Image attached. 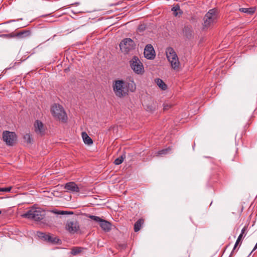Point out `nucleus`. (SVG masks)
I'll return each instance as SVG.
<instances>
[{
    "label": "nucleus",
    "mask_w": 257,
    "mask_h": 257,
    "mask_svg": "<svg viewBox=\"0 0 257 257\" xmlns=\"http://www.w3.org/2000/svg\"><path fill=\"white\" fill-rule=\"evenodd\" d=\"M144 219H139L134 225V230L135 232L139 231L141 228L142 225L144 223Z\"/></svg>",
    "instance_id": "6ab92c4d"
},
{
    "label": "nucleus",
    "mask_w": 257,
    "mask_h": 257,
    "mask_svg": "<svg viewBox=\"0 0 257 257\" xmlns=\"http://www.w3.org/2000/svg\"><path fill=\"white\" fill-rule=\"evenodd\" d=\"M51 111L52 115L56 119L63 122L67 120V116L63 107L60 104H54L52 105Z\"/></svg>",
    "instance_id": "7ed1b4c3"
},
{
    "label": "nucleus",
    "mask_w": 257,
    "mask_h": 257,
    "mask_svg": "<svg viewBox=\"0 0 257 257\" xmlns=\"http://www.w3.org/2000/svg\"><path fill=\"white\" fill-rule=\"evenodd\" d=\"M256 248H257V242L256 243V244H255V246H254V247L253 249H252V250L251 251V252H250V254H249V255H250V254H251V253H252L254 250H255Z\"/></svg>",
    "instance_id": "2f4dec72"
},
{
    "label": "nucleus",
    "mask_w": 257,
    "mask_h": 257,
    "mask_svg": "<svg viewBox=\"0 0 257 257\" xmlns=\"http://www.w3.org/2000/svg\"><path fill=\"white\" fill-rule=\"evenodd\" d=\"M246 230V227L244 226L242 229H241V233L240 234H242V235L243 236V234L244 233V232Z\"/></svg>",
    "instance_id": "c85d7f7f"
},
{
    "label": "nucleus",
    "mask_w": 257,
    "mask_h": 257,
    "mask_svg": "<svg viewBox=\"0 0 257 257\" xmlns=\"http://www.w3.org/2000/svg\"><path fill=\"white\" fill-rule=\"evenodd\" d=\"M66 228L69 232L74 233L79 230L80 226L77 220H72L67 222Z\"/></svg>",
    "instance_id": "9d476101"
},
{
    "label": "nucleus",
    "mask_w": 257,
    "mask_h": 257,
    "mask_svg": "<svg viewBox=\"0 0 257 257\" xmlns=\"http://www.w3.org/2000/svg\"><path fill=\"white\" fill-rule=\"evenodd\" d=\"M243 236L242 234H239V235L238 236V238L236 241V245H238L239 242L240 241L241 238H242Z\"/></svg>",
    "instance_id": "cd10ccee"
},
{
    "label": "nucleus",
    "mask_w": 257,
    "mask_h": 257,
    "mask_svg": "<svg viewBox=\"0 0 257 257\" xmlns=\"http://www.w3.org/2000/svg\"><path fill=\"white\" fill-rule=\"evenodd\" d=\"M166 53L167 59L170 62L172 68L174 70L178 69L180 66V62L174 49L171 47H169L167 48Z\"/></svg>",
    "instance_id": "39448f33"
},
{
    "label": "nucleus",
    "mask_w": 257,
    "mask_h": 257,
    "mask_svg": "<svg viewBox=\"0 0 257 257\" xmlns=\"http://www.w3.org/2000/svg\"><path fill=\"white\" fill-rule=\"evenodd\" d=\"M37 235L40 238L50 243L55 244L58 243L59 241V239L57 237L51 235L50 234H46L42 232H38Z\"/></svg>",
    "instance_id": "1a4fd4ad"
},
{
    "label": "nucleus",
    "mask_w": 257,
    "mask_h": 257,
    "mask_svg": "<svg viewBox=\"0 0 257 257\" xmlns=\"http://www.w3.org/2000/svg\"><path fill=\"white\" fill-rule=\"evenodd\" d=\"M84 248L82 247H74L71 251V253L74 255H77L80 253Z\"/></svg>",
    "instance_id": "412c9836"
},
{
    "label": "nucleus",
    "mask_w": 257,
    "mask_h": 257,
    "mask_svg": "<svg viewBox=\"0 0 257 257\" xmlns=\"http://www.w3.org/2000/svg\"><path fill=\"white\" fill-rule=\"evenodd\" d=\"M112 87L114 94L118 98H122L128 95L129 92H133L136 89V84L133 80L127 82L122 80H114Z\"/></svg>",
    "instance_id": "f257e3e1"
},
{
    "label": "nucleus",
    "mask_w": 257,
    "mask_h": 257,
    "mask_svg": "<svg viewBox=\"0 0 257 257\" xmlns=\"http://www.w3.org/2000/svg\"><path fill=\"white\" fill-rule=\"evenodd\" d=\"M135 46L134 41L131 38H125L119 44L120 49L124 53H127L135 49Z\"/></svg>",
    "instance_id": "0eeeda50"
},
{
    "label": "nucleus",
    "mask_w": 257,
    "mask_h": 257,
    "mask_svg": "<svg viewBox=\"0 0 257 257\" xmlns=\"http://www.w3.org/2000/svg\"><path fill=\"white\" fill-rule=\"evenodd\" d=\"M1 213H2V211L0 210V214H1Z\"/></svg>",
    "instance_id": "72a5a7b5"
},
{
    "label": "nucleus",
    "mask_w": 257,
    "mask_h": 257,
    "mask_svg": "<svg viewBox=\"0 0 257 257\" xmlns=\"http://www.w3.org/2000/svg\"><path fill=\"white\" fill-rule=\"evenodd\" d=\"M239 11L240 12L246 13L249 15H252L255 11V8L254 7L249 8H240Z\"/></svg>",
    "instance_id": "f3484780"
},
{
    "label": "nucleus",
    "mask_w": 257,
    "mask_h": 257,
    "mask_svg": "<svg viewBox=\"0 0 257 257\" xmlns=\"http://www.w3.org/2000/svg\"><path fill=\"white\" fill-rule=\"evenodd\" d=\"M88 217L89 218H90L91 219L97 222H99V223L101 222V220H102V219H101V218H100L98 216H94V215H89L88 216Z\"/></svg>",
    "instance_id": "393cba45"
},
{
    "label": "nucleus",
    "mask_w": 257,
    "mask_h": 257,
    "mask_svg": "<svg viewBox=\"0 0 257 257\" xmlns=\"http://www.w3.org/2000/svg\"><path fill=\"white\" fill-rule=\"evenodd\" d=\"M217 19V11L215 9L210 10L203 18V28H208L216 23Z\"/></svg>",
    "instance_id": "20e7f679"
},
{
    "label": "nucleus",
    "mask_w": 257,
    "mask_h": 257,
    "mask_svg": "<svg viewBox=\"0 0 257 257\" xmlns=\"http://www.w3.org/2000/svg\"><path fill=\"white\" fill-rule=\"evenodd\" d=\"M25 142L27 144H31L32 142V138L30 134H27L24 136Z\"/></svg>",
    "instance_id": "b1692460"
},
{
    "label": "nucleus",
    "mask_w": 257,
    "mask_h": 257,
    "mask_svg": "<svg viewBox=\"0 0 257 257\" xmlns=\"http://www.w3.org/2000/svg\"><path fill=\"white\" fill-rule=\"evenodd\" d=\"M102 229L105 232H109L111 229V223L102 219L101 222L99 224Z\"/></svg>",
    "instance_id": "4468645a"
},
{
    "label": "nucleus",
    "mask_w": 257,
    "mask_h": 257,
    "mask_svg": "<svg viewBox=\"0 0 257 257\" xmlns=\"http://www.w3.org/2000/svg\"><path fill=\"white\" fill-rule=\"evenodd\" d=\"M130 64L131 68L136 74H142L144 72L143 64L137 56H133L130 61Z\"/></svg>",
    "instance_id": "423d86ee"
},
{
    "label": "nucleus",
    "mask_w": 257,
    "mask_h": 257,
    "mask_svg": "<svg viewBox=\"0 0 257 257\" xmlns=\"http://www.w3.org/2000/svg\"><path fill=\"white\" fill-rule=\"evenodd\" d=\"M30 32L29 31H22L19 33H17L15 36L20 39H23L24 38L30 36Z\"/></svg>",
    "instance_id": "dca6fc26"
},
{
    "label": "nucleus",
    "mask_w": 257,
    "mask_h": 257,
    "mask_svg": "<svg viewBox=\"0 0 257 257\" xmlns=\"http://www.w3.org/2000/svg\"><path fill=\"white\" fill-rule=\"evenodd\" d=\"M237 246V245H236V242L235 243V244L234 245V247H233V250H232L231 252V254L230 255H232L233 254V251H234V250L235 249L236 246Z\"/></svg>",
    "instance_id": "7c9ffc66"
},
{
    "label": "nucleus",
    "mask_w": 257,
    "mask_h": 257,
    "mask_svg": "<svg viewBox=\"0 0 257 257\" xmlns=\"http://www.w3.org/2000/svg\"><path fill=\"white\" fill-rule=\"evenodd\" d=\"M45 212L41 208L33 206L26 213L21 215L23 218L39 221L42 220L45 217Z\"/></svg>",
    "instance_id": "f03ea898"
},
{
    "label": "nucleus",
    "mask_w": 257,
    "mask_h": 257,
    "mask_svg": "<svg viewBox=\"0 0 257 257\" xmlns=\"http://www.w3.org/2000/svg\"><path fill=\"white\" fill-rule=\"evenodd\" d=\"M82 137L85 144L90 145L93 143V141L85 132L82 133Z\"/></svg>",
    "instance_id": "2eb2a0df"
},
{
    "label": "nucleus",
    "mask_w": 257,
    "mask_h": 257,
    "mask_svg": "<svg viewBox=\"0 0 257 257\" xmlns=\"http://www.w3.org/2000/svg\"><path fill=\"white\" fill-rule=\"evenodd\" d=\"M171 150V149L170 147H168V148L164 149L163 150H161L157 152L158 155H165L168 153L169 152H170Z\"/></svg>",
    "instance_id": "5701e85b"
},
{
    "label": "nucleus",
    "mask_w": 257,
    "mask_h": 257,
    "mask_svg": "<svg viewBox=\"0 0 257 257\" xmlns=\"http://www.w3.org/2000/svg\"><path fill=\"white\" fill-rule=\"evenodd\" d=\"M144 55L147 59L153 60L155 58L156 56L155 51L151 44H148L146 46Z\"/></svg>",
    "instance_id": "9b49d317"
},
{
    "label": "nucleus",
    "mask_w": 257,
    "mask_h": 257,
    "mask_svg": "<svg viewBox=\"0 0 257 257\" xmlns=\"http://www.w3.org/2000/svg\"><path fill=\"white\" fill-rule=\"evenodd\" d=\"M64 189L67 192L71 193H78L80 191L79 187L74 182H70L65 184Z\"/></svg>",
    "instance_id": "ddd939ff"
},
{
    "label": "nucleus",
    "mask_w": 257,
    "mask_h": 257,
    "mask_svg": "<svg viewBox=\"0 0 257 257\" xmlns=\"http://www.w3.org/2000/svg\"><path fill=\"white\" fill-rule=\"evenodd\" d=\"M15 20H12V21H11L10 22H15Z\"/></svg>",
    "instance_id": "473e14b6"
},
{
    "label": "nucleus",
    "mask_w": 257,
    "mask_h": 257,
    "mask_svg": "<svg viewBox=\"0 0 257 257\" xmlns=\"http://www.w3.org/2000/svg\"><path fill=\"white\" fill-rule=\"evenodd\" d=\"M35 131L39 136H43L45 134L46 128L43 123L40 120H37L34 123Z\"/></svg>",
    "instance_id": "f8f14e48"
},
{
    "label": "nucleus",
    "mask_w": 257,
    "mask_h": 257,
    "mask_svg": "<svg viewBox=\"0 0 257 257\" xmlns=\"http://www.w3.org/2000/svg\"><path fill=\"white\" fill-rule=\"evenodd\" d=\"M155 82L157 85L162 89L163 90H165L167 89V86L166 84L164 82V81L160 79L157 78L155 80Z\"/></svg>",
    "instance_id": "a211bd4d"
},
{
    "label": "nucleus",
    "mask_w": 257,
    "mask_h": 257,
    "mask_svg": "<svg viewBox=\"0 0 257 257\" xmlns=\"http://www.w3.org/2000/svg\"><path fill=\"white\" fill-rule=\"evenodd\" d=\"M54 213L57 214H61V215H64V214H72L73 212H68V211H53Z\"/></svg>",
    "instance_id": "a878e982"
},
{
    "label": "nucleus",
    "mask_w": 257,
    "mask_h": 257,
    "mask_svg": "<svg viewBox=\"0 0 257 257\" xmlns=\"http://www.w3.org/2000/svg\"><path fill=\"white\" fill-rule=\"evenodd\" d=\"M171 106L170 105H168V104H165L164 105V109L165 110L168 109L169 108H170Z\"/></svg>",
    "instance_id": "c756f323"
},
{
    "label": "nucleus",
    "mask_w": 257,
    "mask_h": 257,
    "mask_svg": "<svg viewBox=\"0 0 257 257\" xmlns=\"http://www.w3.org/2000/svg\"><path fill=\"white\" fill-rule=\"evenodd\" d=\"M17 135L14 132L5 131L3 132V140L7 146H13L17 141Z\"/></svg>",
    "instance_id": "6e6552de"
},
{
    "label": "nucleus",
    "mask_w": 257,
    "mask_h": 257,
    "mask_svg": "<svg viewBox=\"0 0 257 257\" xmlns=\"http://www.w3.org/2000/svg\"><path fill=\"white\" fill-rule=\"evenodd\" d=\"M174 15L176 17L182 15V11L180 9V7L177 5L172 8Z\"/></svg>",
    "instance_id": "aec40b11"
},
{
    "label": "nucleus",
    "mask_w": 257,
    "mask_h": 257,
    "mask_svg": "<svg viewBox=\"0 0 257 257\" xmlns=\"http://www.w3.org/2000/svg\"><path fill=\"white\" fill-rule=\"evenodd\" d=\"M12 187L11 186L8 187L0 188V191L8 192L11 191Z\"/></svg>",
    "instance_id": "bb28decb"
},
{
    "label": "nucleus",
    "mask_w": 257,
    "mask_h": 257,
    "mask_svg": "<svg viewBox=\"0 0 257 257\" xmlns=\"http://www.w3.org/2000/svg\"><path fill=\"white\" fill-rule=\"evenodd\" d=\"M125 155H121L120 157L116 158L114 161V163L116 165H118L122 163V162L124 160V159L125 158Z\"/></svg>",
    "instance_id": "4be33fe9"
}]
</instances>
